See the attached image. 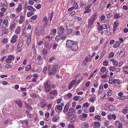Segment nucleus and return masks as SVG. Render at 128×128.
Here are the masks:
<instances>
[{
  "instance_id": "nucleus-1",
  "label": "nucleus",
  "mask_w": 128,
  "mask_h": 128,
  "mask_svg": "<svg viewBox=\"0 0 128 128\" xmlns=\"http://www.w3.org/2000/svg\"><path fill=\"white\" fill-rule=\"evenodd\" d=\"M44 92L46 93L48 92L51 90L52 88H55V85L53 84L51 82L48 80L44 84Z\"/></svg>"
},
{
  "instance_id": "nucleus-2",
  "label": "nucleus",
  "mask_w": 128,
  "mask_h": 128,
  "mask_svg": "<svg viewBox=\"0 0 128 128\" xmlns=\"http://www.w3.org/2000/svg\"><path fill=\"white\" fill-rule=\"evenodd\" d=\"M96 17L97 15L96 14H92L88 21V28H90L92 27Z\"/></svg>"
},
{
  "instance_id": "nucleus-3",
  "label": "nucleus",
  "mask_w": 128,
  "mask_h": 128,
  "mask_svg": "<svg viewBox=\"0 0 128 128\" xmlns=\"http://www.w3.org/2000/svg\"><path fill=\"white\" fill-rule=\"evenodd\" d=\"M58 92L56 90L50 91L48 95V98L50 99H53L54 96L57 94Z\"/></svg>"
},
{
  "instance_id": "nucleus-4",
  "label": "nucleus",
  "mask_w": 128,
  "mask_h": 128,
  "mask_svg": "<svg viewBox=\"0 0 128 128\" xmlns=\"http://www.w3.org/2000/svg\"><path fill=\"white\" fill-rule=\"evenodd\" d=\"M44 31V29L40 27H38L36 28L35 30L36 34L38 36H39L42 34L43 35L44 34L42 33Z\"/></svg>"
},
{
  "instance_id": "nucleus-5",
  "label": "nucleus",
  "mask_w": 128,
  "mask_h": 128,
  "mask_svg": "<svg viewBox=\"0 0 128 128\" xmlns=\"http://www.w3.org/2000/svg\"><path fill=\"white\" fill-rule=\"evenodd\" d=\"M58 66L57 65H55L52 68V71L49 73V75H51L52 74H54L56 72V70L58 69Z\"/></svg>"
},
{
  "instance_id": "nucleus-6",
  "label": "nucleus",
  "mask_w": 128,
  "mask_h": 128,
  "mask_svg": "<svg viewBox=\"0 0 128 128\" xmlns=\"http://www.w3.org/2000/svg\"><path fill=\"white\" fill-rule=\"evenodd\" d=\"M75 42L74 41L70 40H68L66 41V46L67 48H71V46Z\"/></svg>"
},
{
  "instance_id": "nucleus-7",
  "label": "nucleus",
  "mask_w": 128,
  "mask_h": 128,
  "mask_svg": "<svg viewBox=\"0 0 128 128\" xmlns=\"http://www.w3.org/2000/svg\"><path fill=\"white\" fill-rule=\"evenodd\" d=\"M18 36L16 34L14 35L12 38L10 40V42L12 44H14L15 43L17 40Z\"/></svg>"
},
{
  "instance_id": "nucleus-8",
  "label": "nucleus",
  "mask_w": 128,
  "mask_h": 128,
  "mask_svg": "<svg viewBox=\"0 0 128 128\" xmlns=\"http://www.w3.org/2000/svg\"><path fill=\"white\" fill-rule=\"evenodd\" d=\"M71 50L73 51H76L78 49V46L75 42L74 44L71 48Z\"/></svg>"
},
{
  "instance_id": "nucleus-9",
  "label": "nucleus",
  "mask_w": 128,
  "mask_h": 128,
  "mask_svg": "<svg viewBox=\"0 0 128 128\" xmlns=\"http://www.w3.org/2000/svg\"><path fill=\"white\" fill-rule=\"evenodd\" d=\"M107 118L109 120L113 119L114 120H115L116 118V116L114 114H110L108 115Z\"/></svg>"
},
{
  "instance_id": "nucleus-10",
  "label": "nucleus",
  "mask_w": 128,
  "mask_h": 128,
  "mask_svg": "<svg viewBox=\"0 0 128 128\" xmlns=\"http://www.w3.org/2000/svg\"><path fill=\"white\" fill-rule=\"evenodd\" d=\"M88 115L87 114L83 113L82 114L78 116L79 118L82 121L84 120V119L87 117Z\"/></svg>"
},
{
  "instance_id": "nucleus-11",
  "label": "nucleus",
  "mask_w": 128,
  "mask_h": 128,
  "mask_svg": "<svg viewBox=\"0 0 128 128\" xmlns=\"http://www.w3.org/2000/svg\"><path fill=\"white\" fill-rule=\"evenodd\" d=\"M44 47L48 50L51 48V46L49 44V42L48 41H46L44 42Z\"/></svg>"
},
{
  "instance_id": "nucleus-12",
  "label": "nucleus",
  "mask_w": 128,
  "mask_h": 128,
  "mask_svg": "<svg viewBox=\"0 0 128 128\" xmlns=\"http://www.w3.org/2000/svg\"><path fill=\"white\" fill-rule=\"evenodd\" d=\"M14 56L12 55H10L8 56V58L6 59V62L7 63H11L12 60H14Z\"/></svg>"
},
{
  "instance_id": "nucleus-13",
  "label": "nucleus",
  "mask_w": 128,
  "mask_h": 128,
  "mask_svg": "<svg viewBox=\"0 0 128 128\" xmlns=\"http://www.w3.org/2000/svg\"><path fill=\"white\" fill-rule=\"evenodd\" d=\"M121 44V42L120 41L118 40L116 41L113 45V48H118L120 46Z\"/></svg>"
},
{
  "instance_id": "nucleus-14",
  "label": "nucleus",
  "mask_w": 128,
  "mask_h": 128,
  "mask_svg": "<svg viewBox=\"0 0 128 128\" xmlns=\"http://www.w3.org/2000/svg\"><path fill=\"white\" fill-rule=\"evenodd\" d=\"M115 125L116 126L118 125V128H122V124L118 120H116L115 122Z\"/></svg>"
},
{
  "instance_id": "nucleus-15",
  "label": "nucleus",
  "mask_w": 128,
  "mask_h": 128,
  "mask_svg": "<svg viewBox=\"0 0 128 128\" xmlns=\"http://www.w3.org/2000/svg\"><path fill=\"white\" fill-rule=\"evenodd\" d=\"M122 70L123 73L124 74H128V67L126 66L122 68Z\"/></svg>"
},
{
  "instance_id": "nucleus-16",
  "label": "nucleus",
  "mask_w": 128,
  "mask_h": 128,
  "mask_svg": "<svg viewBox=\"0 0 128 128\" xmlns=\"http://www.w3.org/2000/svg\"><path fill=\"white\" fill-rule=\"evenodd\" d=\"M22 6L21 4H19L18 5V7L16 9V12L18 13L20 12L22 10Z\"/></svg>"
},
{
  "instance_id": "nucleus-17",
  "label": "nucleus",
  "mask_w": 128,
  "mask_h": 128,
  "mask_svg": "<svg viewBox=\"0 0 128 128\" xmlns=\"http://www.w3.org/2000/svg\"><path fill=\"white\" fill-rule=\"evenodd\" d=\"M64 29L62 26H60L58 28V33L59 32L60 34H62L64 32Z\"/></svg>"
},
{
  "instance_id": "nucleus-18",
  "label": "nucleus",
  "mask_w": 128,
  "mask_h": 128,
  "mask_svg": "<svg viewBox=\"0 0 128 128\" xmlns=\"http://www.w3.org/2000/svg\"><path fill=\"white\" fill-rule=\"evenodd\" d=\"M27 8L28 10L34 12L36 10L34 8L31 6L28 5L27 6Z\"/></svg>"
},
{
  "instance_id": "nucleus-19",
  "label": "nucleus",
  "mask_w": 128,
  "mask_h": 128,
  "mask_svg": "<svg viewBox=\"0 0 128 128\" xmlns=\"http://www.w3.org/2000/svg\"><path fill=\"white\" fill-rule=\"evenodd\" d=\"M125 52L123 50H120L119 54V56L120 57H122L124 56L125 54Z\"/></svg>"
},
{
  "instance_id": "nucleus-20",
  "label": "nucleus",
  "mask_w": 128,
  "mask_h": 128,
  "mask_svg": "<svg viewBox=\"0 0 128 128\" xmlns=\"http://www.w3.org/2000/svg\"><path fill=\"white\" fill-rule=\"evenodd\" d=\"M94 128L96 127L98 128L100 127V124L98 122H94Z\"/></svg>"
},
{
  "instance_id": "nucleus-21",
  "label": "nucleus",
  "mask_w": 128,
  "mask_h": 128,
  "mask_svg": "<svg viewBox=\"0 0 128 128\" xmlns=\"http://www.w3.org/2000/svg\"><path fill=\"white\" fill-rule=\"evenodd\" d=\"M23 41L22 40H20L19 43H18V45L17 46L18 49H19L20 48H21L23 46Z\"/></svg>"
},
{
  "instance_id": "nucleus-22",
  "label": "nucleus",
  "mask_w": 128,
  "mask_h": 128,
  "mask_svg": "<svg viewBox=\"0 0 128 128\" xmlns=\"http://www.w3.org/2000/svg\"><path fill=\"white\" fill-rule=\"evenodd\" d=\"M24 17L23 16H21L20 17V19L19 20L18 23L19 24H22L24 21Z\"/></svg>"
},
{
  "instance_id": "nucleus-23",
  "label": "nucleus",
  "mask_w": 128,
  "mask_h": 128,
  "mask_svg": "<svg viewBox=\"0 0 128 128\" xmlns=\"http://www.w3.org/2000/svg\"><path fill=\"white\" fill-rule=\"evenodd\" d=\"M110 60L112 62L113 65L116 66L118 65V62L116 60L112 59Z\"/></svg>"
},
{
  "instance_id": "nucleus-24",
  "label": "nucleus",
  "mask_w": 128,
  "mask_h": 128,
  "mask_svg": "<svg viewBox=\"0 0 128 128\" xmlns=\"http://www.w3.org/2000/svg\"><path fill=\"white\" fill-rule=\"evenodd\" d=\"M31 35H29L27 39V42H28V45L31 42Z\"/></svg>"
},
{
  "instance_id": "nucleus-25",
  "label": "nucleus",
  "mask_w": 128,
  "mask_h": 128,
  "mask_svg": "<svg viewBox=\"0 0 128 128\" xmlns=\"http://www.w3.org/2000/svg\"><path fill=\"white\" fill-rule=\"evenodd\" d=\"M20 28L19 26H18L15 30V32L16 34H19L20 31Z\"/></svg>"
},
{
  "instance_id": "nucleus-26",
  "label": "nucleus",
  "mask_w": 128,
  "mask_h": 128,
  "mask_svg": "<svg viewBox=\"0 0 128 128\" xmlns=\"http://www.w3.org/2000/svg\"><path fill=\"white\" fill-rule=\"evenodd\" d=\"M113 82L114 84L116 83L118 84L119 85L120 84L121 81L119 79H115L113 80Z\"/></svg>"
},
{
  "instance_id": "nucleus-27",
  "label": "nucleus",
  "mask_w": 128,
  "mask_h": 128,
  "mask_svg": "<svg viewBox=\"0 0 128 128\" xmlns=\"http://www.w3.org/2000/svg\"><path fill=\"white\" fill-rule=\"evenodd\" d=\"M59 110H62V106L60 105H58L56 106L55 108V110L56 111V109Z\"/></svg>"
},
{
  "instance_id": "nucleus-28",
  "label": "nucleus",
  "mask_w": 128,
  "mask_h": 128,
  "mask_svg": "<svg viewBox=\"0 0 128 128\" xmlns=\"http://www.w3.org/2000/svg\"><path fill=\"white\" fill-rule=\"evenodd\" d=\"M126 98V96H117V99L119 100H124Z\"/></svg>"
},
{
  "instance_id": "nucleus-29",
  "label": "nucleus",
  "mask_w": 128,
  "mask_h": 128,
  "mask_svg": "<svg viewBox=\"0 0 128 128\" xmlns=\"http://www.w3.org/2000/svg\"><path fill=\"white\" fill-rule=\"evenodd\" d=\"M69 108L68 105L66 104L65 106L63 111L64 113H66L68 111Z\"/></svg>"
},
{
  "instance_id": "nucleus-30",
  "label": "nucleus",
  "mask_w": 128,
  "mask_h": 128,
  "mask_svg": "<svg viewBox=\"0 0 128 128\" xmlns=\"http://www.w3.org/2000/svg\"><path fill=\"white\" fill-rule=\"evenodd\" d=\"M104 126H107L110 124V122L109 121L107 120H106L104 122Z\"/></svg>"
},
{
  "instance_id": "nucleus-31",
  "label": "nucleus",
  "mask_w": 128,
  "mask_h": 128,
  "mask_svg": "<svg viewBox=\"0 0 128 128\" xmlns=\"http://www.w3.org/2000/svg\"><path fill=\"white\" fill-rule=\"evenodd\" d=\"M72 5L73 6V7H74V9H78V6L76 2H74Z\"/></svg>"
},
{
  "instance_id": "nucleus-32",
  "label": "nucleus",
  "mask_w": 128,
  "mask_h": 128,
  "mask_svg": "<svg viewBox=\"0 0 128 128\" xmlns=\"http://www.w3.org/2000/svg\"><path fill=\"white\" fill-rule=\"evenodd\" d=\"M106 70V67L102 66L100 69V71L102 72H105Z\"/></svg>"
},
{
  "instance_id": "nucleus-33",
  "label": "nucleus",
  "mask_w": 128,
  "mask_h": 128,
  "mask_svg": "<svg viewBox=\"0 0 128 128\" xmlns=\"http://www.w3.org/2000/svg\"><path fill=\"white\" fill-rule=\"evenodd\" d=\"M17 104L20 108H21L22 106V104L21 101H19L17 102Z\"/></svg>"
},
{
  "instance_id": "nucleus-34",
  "label": "nucleus",
  "mask_w": 128,
  "mask_h": 128,
  "mask_svg": "<svg viewBox=\"0 0 128 128\" xmlns=\"http://www.w3.org/2000/svg\"><path fill=\"white\" fill-rule=\"evenodd\" d=\"M109 108L110 110L112 111L115 110V107L113 105H110L109 106Z\"/></svg>"
},
{
  "instance_id": "nucleus-35",
  "label": "nucleus",
  "mask_w": 128,
  "mask_h": 128,
  "mask_svg": "<svg viewBox=\"0 0 128 128\" xmlns=\"http://www.w3.org/2000/svg\"><path fill=\"white\" fill-rule=\"evenodd\" d=\"M81 97L80 96H74L73 98V100L75 101H77Z\"/></svg>"
},
{
  "instance_id": "nucleus-36",
  "label": "nucleus",
  "mask_w": 128,
  "mask_h": 128,
  "mask_svg": "<svg viewBox=\"0 0 128 128\" xmlns=\"http://www.w3.org/2000/svg\"><path fill=\"white\" fill-rule=\"evenodd\" d=\"M15 28L14 25V24H12L10 26L9 29L10 30H11V31H12L14 30Z\"/></svg>"
},
{
  "instance_id": "nucleus-37",
  "label": "nucleus",
  "mask_w": 128,
  "mask_h": 128,
  "mask_svg": "<svg viewBox=\"0 0 128 128\" xmlns=\"http://www.w3.org/2000/svg\"><path fill=\"white\" fill-rule=\"evenodd\" d=\"M41 105L42 108H44L46 106V104L45 102H44L42 101L41 102Z\"/></svg>"
},
{
  "instance_id": "nucleus-38",
  "label": "nucleus",
  "mask_w": 128,
  "mask_h": 128,
  "mask_svg": "<svg viewBox=\"0 0 128 128\" xmlns=\"http://www.w3.org/2000/svg\"><path fill=\"white\" fill-rule=\"evenodd\" d=\"M62 38V36L60 35L57 36L55 38V39L56 40L58 41Z\"/></svg>"
},
{
  "instance_id": "nucleus-39",
  "label": "nucleus",
  "mask_w": 128,
  "mask_h": 128,
  "mask_svg": "<svg viewBox=\"0 0 128 128\" xmlns=\"http://www.w3.org/2000/svg\"><path fill=\"white\" fill-rule=\"evenodd\" d=\"M116 69L114 66H110L109 68L110 71H114Z\"/></svg>"
},
{
  "instance_id": "nucleus-40",
  "label": "nucleus",
  "mask_w": 128,
  "mask_h": 128,
  "mask_svg": "<svg viewBox=\"0 0 128 128\" xmlns=\"http://www.w3.org/2000/svg\"><path fill=\"white\" fill-rule=\"evenodd\" d=\"M34 14V12H31L28 13L27 15L28 17H30Z\"/></svg>"
},
{
  "instance_id": "nucleus-41",
  "label": "nucleus",
  "mask_w": 128,
  "mask_h": 128,
  "mask_svg": "<svg viewBox=\"0 0 128 128\" xmlns=\"http://www.w3.org/2000/svg\"><path fill=\"white\" fill-rule=\"evenodd\" d=\"M58 46V44H57L56 43H54L52 47V49L53 50H55Z\"/></svg>"
},
{
  "instance_id": "nucleus-42",
  "label": "nucleus",
  "mask_w": 128,
  "mask_h": 128,
  "mask_svg": "<svg viewBox=\"0 0 128 128\" xmlns=\"http://www.w3.org/2000/svg\"><path fill=\"white\" fill-rule=\"evenodd\" d=\"M48 52L47 50L45 49H43L42 53L44 55H46L48 53Z\"/></svg>"
},
{
  "instance_id": "nucleus-43",
  "label": "nucleus",
  "mask_w": 128,
  "mask_h": 128,
  "mask_svg": "<svg viewBox=\"0 0 128 128\" xmlns=\"http://www.w3.org/2000/svg\"><path fill=\"white\" fill-rule=\"evenodd\" d=\"M52 37L53 36H47L45 37V38H48V41H50L51 40H52Z\"/></svg>"
},
{
  "instance_id": "nucleus-44",
  "label": "nucleus",
  "mask_w": 128,
  "mask_h": 128,
  "mask_svg": "<svg viewBox=\"0 0 128 128\" xmlns=\"http://www.w3.org/2000/svg\"><path fill=\"white\" fill-rule=\"evenodd\" d=\"M89 106L88 103V102H86L84 103L83 105L82 106L85 108H87Z\"/></svg>"
},
{
  "instance_id": "nucleus-45",
  "label": "nucleus",
  "mask_w": 128,
  "mask_h": 128,
  "mask_svg": "<svg viewBox=\"0 0 128 128\" xmlns=\"http://www.w3.org/2000/svg\"><path fill=\"white\" fill-rule=\"evenodd\" d=\"M85 9V11L84 12V14L88 13L91 11L89 9Z\"/></svg>"
},
{
  "instance_id": "nucleus-46",
  "label": "nucleus",
  "mask_w": 128,
  "mask_h": 128,
  "mask_svg": "<svg viewBox=\"0 0 128 128\" xmlns=\"http://www.w3.org/2000/svg\"><path fill=\"white\" fill-rule=\"evenodd\" d=\"M8 41V39L7 38H5L4 39L2 40V43L3 44L7 43V42Z\"/></svg>"
},
{
  "instance_id": "nucleus-47",
  "label": "nucleus",
  "mask_w": 128,
  "mask_h": 128,
  "mask_svg": "<svg viewBox=\"0 0 128 128\" xmlns=\"http://www.w3.org/2000/svg\"><path fill=\"white\" fill-rule=\"evenodd\" d=\"M30 96L32 97H33L34 98H36L37 97V95H36V94L32 93L30 94Z\"/></svg>"
},
{
  "instance_id": "nucleus-48",
  "label": "nucleus",
  "mask_w": 128,
  "mask_h": 128,
  "mask_svg": "<svg viewBox=\"0 0 128 128\" xmlns=\"http://www.w3.org/2000/svg\"><path fill=\"white\" fill-rule=\"evenodd\" d=\"M100 90L98 92L99 94H101V92L103 90V88L102 86H100L99 88Z\"/></svg>"
},
{
  "instance_id": "nucleus-49",
  "label": "nucleus",
  "mask_w": 128,
  "mask_h": 128,
  "mask_svg": "<svg viewBox=\"0 0 128 128\" xmlns=\"http://www.w3.org/2000/svg\"><path fill=\"white\" fill-rule=\"evenodd\" d=\"M94 108L93 106H92L91 107L90 109V111L91 112H92L94 111Z\"/></svg>"
},
{
  "instance_id": "nucleus-50",
  "label": "nucleus",
  "mask_w": 128,
  "mask_h": 128,
  "mask_svg": "<svg viewBox=\"0 0 128 128\" xmlns=\"http://www.w3.org/2000/svg\"><path fill=\"white\" fill-rule=\"evenodd\" d=\"M95 100V98L94 97H92L90 99V101L92 102H93Z\"/></svg>"
},
{
  "instance_id": "nucleus-51",
  "label": "nucleus",
  "mask_w": 128,
  "mask_h": 128,
  "mask_svg": "<svg viewBox=\"0 0 128 128\" xmlns=\"http://www.w3.org/2000/svg\"><path fill=\"white\" fill-rule=\"evenodd\" d=\"M84 126L86 128H88L89 126V125L86 123H84L83 124Z\"/></svg>"
},
{
  "instance_id": "nucleus-52",
  "label": "nucleus",
  "mask_w": 128,
  "mask_h": 128,
  "mask_svg": "<svg viewBox=\"0 0 128 128\" xmlns=\"http://www.w3.org/2000/svg\"><path fill=\"white\" fill-rule=\"evenodd\" d=\"M31 68V66L30 65H27L26 68V70L27 71H28Z\"/></svg>"
},
{
  "instance_id": "nucleus-53",
  "label": "nucleus",
  "mask_w": 128,
  "mask_h": 128,
  "mask_svg": "<svg viewBox=\"0 0 128 128\" xmlns=\"http://www.w3.org/2000/svg\"><path fill=\"white\" fill-rule=\"evenodd\" d=\"M108 61L106 60L104 61L103 62V65L105 66H107L108 64Z\"/></svg>"
},
{
  "instance_id": "nucleus-54",
  "label": "nucleus",
  "mask_w": 128,
  "mask_h": 128,
  "mask_svg": "<svg viewBox=\"0 0 128 128\" xmlns=\"http://www.w3.org/2000/svg\"><path fill=\"white\" fill-rule=\"evenodd\" d=\"M118 22H114L113 27L115 28H116L118 26Z\"/></svg>"
},
{
  "instance_id": "nucleus-55",
  "label": "nucleus",
  "mask_w": 128,
  "mask_h": 128,
  "mask_svg": "<svg viewBox=\"0 0 128 128\" xmlns=\"http://www.w3.org/2000/svg\"><path fill=\"white\" fill-rule=\"evenodd\" d=\"M28 4L31 5H32L34 4V2H33V0H29L28 1Z\"/></svg>"
},
{
  "instance_id": "nucleus-56",
  "label": "nucleus",
  "mask_w": 128,
  "mask_h": 128,
  "mask_svg": "<svg viewBox=\"0 0 128 128\" xmlns=\"http://www.w3.org/2000/svg\"><path fill=\"white\" fill-rule=\"evenodd\" d=\"M73 30L71 29H68L67 30V33L68 34L71 33L72 32Z\"/></svg>"
},
{
  "instance_id": "nucleus-57",
  "label": "nucleus",
  "mask_w": 128,
  "mask_h": 128,
  "mask_svg": "<svg viewBox=\"0 0 128 128\" xmlns=\"http://www.w3.org/2000/svg\"><path fill=\"white\" fill-rule=\"evenodd\" d=\"M52 121L54 122H57L58 121V119L56 117H53L52 119Z\"/></svg>"
},
{
  "instance_id": "nucleus-58",
  "label": "nucleus",
  "mask_w": 128,
  "mask_h": 128,
  "mask_svg": "<svg viewBox=\"0 0 128 128\" xmlns=\"http://www.w3.org/2000/svg\"><path fill=\"white\" fill-rule=\"evenodd\" d=\"M2 84L4 85H6L8 84V82L5 81H2Z\"/></svg>"
},
{
  "instance_id": "nucleus-59",
  "label": "nucleus",
  "mask_w": 128,
  "mask_h": 128,
  "mask_svg": "<svg viewBox=\"0 0 128 128\" xmlns=\"http://www.w3.org/2000/svg\"><path fill=\"white\" fill-rule=\"evenodd\" d=\"M3 23L5 25L7 26L8 24V20H4V21Z\"/></svg>"
},
{
  "instance_id": "nucleus-60",
  "label": "nucleus",
  "mask_w": 128,
  "mask_h": 128,
  "mask_svg": "<svg viewBox=\"0 0 128 128\" xmlns=\"http://www.w3.org/2000/svg\"><path fill=\"white\" fill-rule=\"evenodd\" d=\"M37 18V15H34L33 16H32L31 18L32 20H36Z\"/></svg>"
},
{
  "instance_id": "nucleus-61",
  "label": "nucleus",
  "mask_w": 128,
  "mask_h": 128,
  "mask_svg": "<svg viewBox=\"0 0 128 128\" xmlns=\"http://www.w3.org/2000/svg\"><path fill=\"white\" fill-rule=\"evenodd\" d=\"M98 29L99 31L102 30V27L101 25L98 26Z\"/></svg>"
},
{
  "instance_id": "nucleus-62",
  "label": "nucleus",
  "mask_w": 128,
  "mask_h": 128,
  "mask_svg": "<svg viewBox=\"0 0 128 128\" xmlns=\"http://www.w3.org/2000/svg\"><path fill=\"white\" fill-rule=\"evenodd\" d=\"M9 5L10 7H12L15 6V4L14 2H12L9 4Z\"/></svg>"
},
{
  "instance_id": "nucleus-63",
  "label": "nucleus",
  "mask_w": 128,
  "mask_h": 128,
  "mask_svg": "<svg viewBox=\"0 0 128 128\" xmlns=\"http://www.w3.org/2000/svg\"><path fill=\"white\" fill-rule=\"evenodd\" d=\"M16 15L14 14H10V16L11 18H13L15 17Z\"/></svg>"
},
{
  "instance_id": "nucleus-64",
  "label": "nucleus",
  "mask_w": 128,
  "mask_h": 128,
  "mask_svg": "<svg viewBox=\"0 0 128 128\" xmlns=\"http://www.w3.org/2000/svg\"><path fill=\"white\" fill-rule=\"evenodd\" d=\"M55 59V58L54 57H51L49 60V62L50 63H51V62L53 60H54Z\"/></svg>"
}]
</instances>
